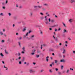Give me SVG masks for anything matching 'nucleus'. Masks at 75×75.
I'll list each match as a JSON object with an SVG mask.
<instances>
[{"mask_svg":"<svg viewBox=\"0 0 75 75\" xmlns=\"http://www.w3.org/2000/svg\"><path fill=\"white\" fill-rule=\"evenodd\" d=\"M59 46H61V45H62V43H59Z\"/></svg>","mask_w":75,"mask_h":75,"instance_id":"42","label":"nucleus"},{"mask_svg":"<svg viewBox=\"0 0 75 75\" xmlns=\"http://www.w3.org/2000/svg\"><path fill=\"white\" fill-rule=\"evenodd\" d=\"M55 69L56 71H58V68H56Z\"/></svg>","mask_w":75,"mask_h":75,"instance_id":"36","label":"nucleus"},{"mask_svg":"<svg viewBox=\"0 0 75 75\" xmlns=\"http://www.w3.org/2000/svg\"><path fill=\"white\" fill-rule=\"evenodd\" d=\"M55 64H57V62H58V60H54Z\"/></svg>","mask_w":75,"mask_h":75,"instance_id":"23","label":"nucleus"},{"mask_svg":"<svg viewBox=\"0 0 75 75\" xmlns=\"http://www.w3.org/2000/svg\"><path fill=\"white\" fill-rule=\"evenodd\" d=\"M34 35H31L30 37V38H34Z\"/></svg>","mask_w":75,"mask_h":75,"instance_id":"11","label":"nucleus"},{"mask_svg":"<svg viewBox=\"0 0 75 75\" xmlns=\"http://www.w3.org/2000/svg\"><path fill=\"white\" fill-rule=\"evenodd\" d=\"M40 19L41 20H43V19H44V17H40Z\"/></svg>","mask_w":75,"mask_h":75,"instance_id":"33","label":"nucleus"},{"mask_svg":"<svg viewBox=\"0 0 75 75\" xmlns=\"http://www.w3.org/2000/svg\"><path fill=\"white\" fill-rule=\"evenodd\" d=\"M70 2L71 3H75V0H71L70 1Z\"/></svg>","mask_w":75,"mask_h":75,"instance_id":"9","label":"nucleus"},{"mask_svg":"<svg viewBox=\"0 0 75 75\" xmlns=\"http://www.w3.org/2000/svg\"><path fill=\"white\" fill-rule=\"evenodd\" d=\"M2 8H3V9H5V7L4 6L2 7Z\"/></svg>","mask_w":75,"mask_h":75,"instance_id":"50","label":"nucleus"},{"mask_svg":"<svg viewBox=\"0 0 75 75\" xmlns=\"http://www.w3.org/2000/svg\"><path fill=\"white\" fill-rule=\"evenodd\" d=\"M4 37H7V35L4 34Z\"/></svg>","mask_w":75,"mask_h":75,"instance_id":"55","label":"nucleus"},{"mask_svg":"<svg viewBox=\"0 0 75 75\" xmlns=\"http://www.w3.org/2000/svg\"><path fill=\"white\" fill-rule=\"evenodd\" d=\"M31 31H29L28 33L29 34H30V33H31Z\"/></svg>","mask_w":75,"mask_h":75,"instance_id":"57","label":"nucleus"},{"mask_svg":"<svg viewBox=\"0 0 75 75\" xmlns=\"http://www.w3.org/2000/svg\"><path fill=\"white\" fill-rule=\"evenodd\" d=\"M0 55H1V57H4V55H3V54L2 53H1Z\"/></svg>","mask_w":75,"mask_h":75,"instance_id":"15","label":"nucleus"},{"mask_svg":"<svg viewBox=\"0 0 75 75\" xmlns=\"http://www.w3.org/2000/svg\"><path fill=\"white\" fill-rule=\"evenodd\" d=\"M44 6H48V5L47 4H44Z\"/></svg>","mask_w":75,"mask_h":75,"instance_id":"34","label":"nucleus"},{"mask_svg":"<svg viewBox=\"0 0 75 75\" xmlns=\"http://www.w3.org/2000/svg\"><path fill=\"white\" fill-rule=\"evenodd\" d=\"M21 59V57H19L18 58V59Z\"/></svg>","mask_w":75,"mask_h":75,"instance_id":"31","label":"nucleus"},{"mask_svg":"<svg viewBox=\"0 0 75 75\" xmlns=\"http://www.w3.org/2000/svg\"><path fill=\"white\" fill-rule=\"evenodd\" d=\"M49 72L51 73H52V69H51L49 70Z\"/></svg>","mask_w":75,"mask_h":75,"instance_id":"20","label":"nucleus"},{"mask_svg":"<svg viewBox=\"0 0 75 75\" xmlns=\"http://www.w3.org/2000/svg\"><path fill=\"white\" fill-rule=\"evenodd\" d=\"M73 53L74 54H75V51H73Z\"/></svg>","mask_w":75,"mask_h":75,"instance_id":"64","label":"nucleus"},{"mask_svg":"<svg viewBox=\"0 0 75 75\" xmlns=\"http://www.w3.org/2000/svg\"><path fill=\"white\" fill-rule=\"evenodd\" d=\"M26 36H27L26 35H24L23 36V38H25L26 37Z\"/></svg>","mask_w":75,"mask_h":75,"instance_id":"35","label":"nucleus"},{"mask_svg":"<svg viewBox=\"0 0 75 75\" xmlns=\"http://www.w3.org/2000/svg\"><path fill=\"white\" fill-rule=\"evenodd\" d=\"M51 22H52V23H54V20H51Z\"/></svg>","mask_w":75,"mask_h":75,"instance_id":"22","label":"nucleus"},{"mask_svg":"<svg viewBox=\"0 0 75 75\" xmlns=\"http://www.w3.org/2000/svg\"><path fill=\"white\" fill-rule=\"evenodd\" d=\"M49 30H52V28H49Z\"/></svg>","mask_w":75,"mask_h":75,"instance_id":"62","label":"nucleus"},{"mask_svg":"<svg viewBox=\"0 0 75 75\" xmlns=\"http://www.w3.org/2000/svg\"><path fill=\"white\" fill-rule=\"evenodd\" d=\"M69 69H68L66 71V73H68V72H69Z\"/></svg>","mask_w":75,"mask_h":75,"instance_id":"25","label":"nucleus"},{"mask_svg":"<svg viewBox=\"0 0 75 75\" xmlns=\"http://www.w3.org/2000/svg\"><path fill=\"white\" fill-rule=\"evenodd\" d=\"M46 61L47 62H48V59H46Z\"/></svg>","mask_w":75,"mask_h":75,"instance_id":"61","label":"nucleus"},{"mask_svg":"<svg viewBox=\"0 0 75 75\" xmlns=\"http://www.w3.org/2000/svg\"><path fill=\"white\" fill-rule=\"evenodd\" d=\"M31 54H32V55H34V53L33 52Z\"/></svg>","mask_w":75,"mask_h":75,"instance_id":"52","label":"nucleus"},{"mask_svg":"<svg viewBox=\"0 0 75 75\" xmlns=\"http://www.w3.org/2000/svg\"><path fill=\"white\" fill-rule=\"evenodd\" d=\"M35 50H33L32 51V52H35Z\"/></svg>","mask_w":75,"mask_h":75,"instance_id":"37","label":"nucleus"},{"mask_svg":"<svg viewBox=\"0 0 75 75\" xmlns=\"http://www.w3.org/2000/svg\"><path fill=\"white\" fill-rule=\"evenodd\" d=\"M8 14L9 16H11V13H8Z\"/></svg>","mask_w":75,"mask_h":75,"instance_id":"48","label":"nucleus"},{"mask_svg":"<svg viewBox=\"0 0 75 75\" xmlns=\"http://www.w3.org/2000/svg\"><path fill=\"white\" fill-rule=\"evenodd\" d=\"M60 62H64L65 60L64 59H62L60 60Z\"/></svg>","mask_w":75,"mask_h":75,"instance_id":"6","label":"nucleus"},{"mask_svg":"<svg viewBox=\"0 0 75 75\" xmlns=\"http://www.w3.org/2000/svg\"><path fill=\"white\" fill-rule=\"evenodd\" d=\"M48 23H49V22L48 21L45 22V24H48Z\"/></svg>","mask_w":75,"mask_h":75,"instance_id":"26","label":"nucleus"},{"mask_svg":"<svg viewBox=\"0 0 75 75\" xmlns=\"http://www.w3.org/2000/svg\"><path fill=\"white\" fill-rule=\"evenodd\" d=\"M21 39H22V37H20V38H19V40H21Z\"/></svg>","mask_w":75,"mask_h":75,"instance_id":"56","label":"nucleus"},{"mask_svg":"<svg viewBox=\"0 0 75 75\" xmlns=\"http://www.w3.org/2000/svg\"><path fill=\"white\" fill-rule=\"evenodd\" d=\"M36 57L37 58H38L39 57V55H36Z\"/></svg>","mask_w":75,"mask_h":75,"instance_id":"45","label":"nucleus"},{"mask_svg":"<svg viewBox=\"0 0 75 75\" xmlns=\"http://www.w3.org/2000/svg\"><path fill=\"white\" fill-rule=\"evenodd\" d=\"M67 31L66 29H64L63 30V33H67Z\"/></svg>","mask_w":75,"mask_h":75,"instance_id":"5","label":"nucleus"},{"mask_svg":"<svg viewBox=\"0 0 75 75\" xmlns=\"http://www.w3.org/2000/svg\"><path fill=\"white\" fill-rule=\"evenodd\" d=\"M62 24H63V25L65 27H66V25H65V23L64 22H62Z\"/></svg>","mask_w":75,"mask_h":75,"instance_id":"13","label":"nucleus"},{"mask_svg":"<svg viewBox=\"0 0 75 75\" xmlns=\"http://www.w3.org/2000/svg\"><path fill=\"white\" fill-rule=\"evenodd\" d=\"M18 56H20L21 55V53H18Z\"/></svg>","mask_w":75,"mask_h":75,"instance_id":"18","label":"nucleus"},{"mask_svg":"<svg viewBox=\"0 0 75 75\" xmlns=\"http://www.w3.org/2000/svg\"><path fill=\"white\" fill-rule=\"evenodd\" d=\"M34 8H37L38 7V6H34Z\"/></svg>","mask_w":75,"mask_h":75,"instance_id":"43","label":"nucleus"},{"mask_svg":"<svg viewBox=\"0 0 75 75\" xmlns=\"http://www.w3.org/2000/svg\"><path fill=\"white\" fill-rule=\"evenodd\" d=\"M65 50L64 49H63V54H65Z\"/></svg>","mask_w":75,"mask_h":75,"instance_id":"16","label":"nucleus"},{"mask_svg":"<svg viewBox=\"0 0 75 75\" xmlns=\"http://www.w3.org/2000/svg\"><path fill=\"white\" fill-rule=\"evenodd\" d=\"M52 65H54V62H52Z\"/></svg>","mask_w":75,"mask_h":75,"instance_id":"59","label":"nucleus"},{"mask_svg":"<svg viewBox=\"0 0 75 75\" xmlns=\"http://www.w3.org/2000/svg\"><path fill=\"white\" fill-rule=\"evenodd\" d=\"M43 46V47H46L47 46V45L45 44H44L42 45H41V46Z\"/></svg>","mask_w":75,"mask_h":75,"instance_id":"10","label":"nucleus"},{"mask_svg":"<svg viewBox=\"0 0 75 75\" xmlns=\"http://www.w3.org/2000/svg\"><path fill=\"white\" fill-rule=\"evenodd\" d=\"M72 21H73V20H72V19H70L69 20V21L70 23H72Z\"/></svg>","mask_w":75,"mask_h":75,"instance_id":"4","label":"nucleus"},{"mask_svg":"<svg viewBox=\"0 0 75 75\" xmlns=\"http://www.w3.org/2000/svg\"><path fill=\"white\" fill-rule=\"evenodd\" d=\"M7 3H8V1H7V0H6V1L5 3H6V4H7Z\"/></svg>","mask_w":75,"mask_h":75,"instance_id":"41","label":"nucleus"},{"mask_svg":"<svg viewBox=\"0 0 75 75\" xmlns=\"http://www.w3.org/2000/svg\"><path fill=\"white\" fill-rule=\"evenodd\" d=\"M5 52L6 54H8V52H7V51H6V50H5Z\"/></svg>","mask_w":75,"mask_h":75,"instance_id":"27","label":"nucleus"},{"mask_svg":"<svg viewBox=\"0 0 75 75\" xmlns=\"http://www.w3.org/2000/svg\"><path fill=\"white\" fill-rule=\"evenodd\" d=\"M30 16H32V15H33V13H30Z\"/></svg>","mask_w":75,"mask_h":75,"instance_id":"51","label":"nucleus"},{"mask_svg":"<svg viewBox=\"0 0 75 75\" xmlns=\"http://www.w3.org/2000/svg\"><path fill=\"white\" fill-rule=\"evenodd\" d=\"M2 64H5V63H4V61H2Z\"/></svg>","mask_w":75,"mask_h":75,"instance_id":"40","label":"nucleus"},{"mask_svg":"<svg viewBox=\"0 0 75 75\" xmlns=\"http://www.w3.org/2000/svg\"><path fill=\"white\" fill-rule=\"evenodd\" d=\"M19 64H21V62L20 61L19 62Z\"/></svg>","mask_w":75,"mask_h":75,"instance_id":"46","label":"nucleus"},{"mask_svg":"<svg viewBox=\"0 0 75 75\" xmlns=\"http://www.w3.org/2000/svg\"><path fill=\"white\" fill-rule=\"evenodd\" d=\"M40 33L41 34H42V31H40Z\"/></svg>","mask_w":75,"mask_h":75,"instance_id":"54","label":"nucleus"},{"mask_svg":"<svg viewBox=\"0 0 75 75\" xmlns=\"http://www.w3.org/2000/svg\"><path fill=\"white\" fill-rule=\"evenodd\" d=\"M18 45H19L20 47H21V43L20 42H18Z\"/></svg>","mask_w":75,"mask_h":75,"instance_id":"7","label":"nucleus"},{"mask_svg":"<svg viewBox=\"0 0 75 75\" xmlns=\"http://www.w3.org/2000/svg\"><path fill=\"white\" fill-rule=\"evenodd\" d=\"M33 65H35V64H36V63H35L33 62Z\"/></svg>","mask_w":75,"mask_h":75,"instance_id":"58","label":"nucleus"},{"mask_svg":"<svg viewBox=\"0 0 75 75\" xmlns=\"http://www.w3.org/2000/svg\"><path fill=\"white\" fill-rule=\"evenodd\" d=\"M38 8L39 9H40L42 8V6L40 5L38 6Z\"/></svg>","mask_w":75,"mask_h":75,"instance_id":"3","label":"nucleus"},{"mask_svg":"<svg viewBox=\"0 0 75 75\" xmlns=\"http://www.w3.org/2000/svg\"><path fill=\"white\" fill-rule=\"evenodd\" d=\"M19 8H23V6H20L19 7Z\"/></svg>","mask_w":75,"mask_h":75,"instance_id":"30","label":"nucleus"},{"mask_svg":"<svg viewBox=\"0 0 75 75\" xmlns=\"http://www.w3.org/2000/svg\"><path fill=\"white\" fill-rule=\"evenodd\" d=\"M37 52L38 53H40L41 52V51H37Z\"/></svg>","mask_w":75,"mask_h":75,"instance_id":"44","label":"nucleus"},{"mask_svg":"<svg viewBox=\"0 0 75 75\" xmlns=\"http://www.w3.org/2000/svg\"><path fill=\"white\" fill-rule=\"evenodd\" d=\"M0 34L1 35H3V33L2 32H0Z\"/></svg>","mask_w":75,"mask_h":75,"instance_id":"21","label":"nucleus"},{"mask_svg":"<svg viewBox=\"0 0 75 75\" xmlns=\"http://www.w3.org/2000/svg\"><path fill=\"white\" fill-rule=\"evenodd\" d=\"M64 68V66L62 65L61 66V69H63V68Z\"/></svg>","mask_w":75,"mask_h":75,"instance_id":"24","label":"nucleus"},{"mask_svg":"<svg viewBox=\"0 0 75 75\" xmlns=\"http://www.w3.org/2000/svg\"><path fill=\"white\" fill-rule=\"evenodd\" d=\"M52 55H53V56H54L55 55V54H54V53H52Z\"/></svg>","mask_w":75,"mask_h":75,"instance_id":"63","label":"nucleus"},{"mask_svg":"<svg viewBox=\"0 0 75 75\" xmlns=\"http://www.w3.org/2000/svg\"><path fill=\"white\" fill-rule=\"evenodd\" d=\"M70 70H71H71L73 71V69H72V68H70Z\"/></svg>","mask_w":75,"mask_h":75,"instance_id":"47","label":"nucleus"},{"mask_svg":"<svg viewBox=\"0 0 75 75\" xmlns=\"http://www.w3.org/2000/svg\"><path fill=\"white\" fill-rule=\"evenodd\" d=\"M51 19H50V18H49V22H51Z\"/></svg>","mask_w":75,"mask_h":75,"instance_id":"38","label":"nucleus"},{"mask_svg":"<svg viewBox=\"0 0 75 75\" xmlns=\"http://www.w3.org/2000/svg\"><path fill=\"white\" fill-rule=\"evenodd\" d=\"M28 32H27L26 34L25 35L26 36H28Z\"/></svg>","mask_w":75,"mask_h":75,"instance_id":"32","label":"nucleus"},{"mask_svg":"<svg viewBox=\"0 0 75 75\" xmlns=\"http://www.w3.org/2000/svg\"><path fill=\"white\" fill-rule=\"evenodd\" d=\"M29 72L30 73H33V72H35V71H33V70L32 69H30L29 70Z\"/></svg>","mask_w":75,"mask_h":75,"instance_id":"2","label":"nucleus"},{"mask_svg":"<svg viewBox=\"0 0 75 75\" xmlns=\"http://www.w3.org/2000/svg\"><path fill=\"white\" fill-rule=\"evenodd\" d=\"M1 42H2V43L4 42V40H2V41H1Z\"/></svg>","mask_w":75,"mask_h":75,"instance_id":"29","label":"nucleus"},{"mask_svg":"<svg viewBox=\"0 0 75 75\" xmlns=\"http://www.w3.org/2000/svg\"><path fill=\"white\" fill-rule=\"evenodd\" d=\"M40 14H41V15H42V16H43V13H40Z\"/></svg>","mask_w":75,"mask_h":75,"instance_id":"49","label":"nucleus"},{"mask_svg":"<svg viewBox=\"0 0 75 75\" xmlns=\"http://www.w3.org/2000/svg\"><path fill=\"white\" fill-rule=\"evenodd\" d=\"M59 75H61V73L60 72H59L58 73Z\"/></svg>","mask_w":75,"mask_h":75,"instance_id":"39","label":"nucleus"},{"mask_svg":"<svg viewBox=\"0 0 75 75\" xmlns=\"http://www.w3.org/2000/svg\"><path fill=\"white\" fill-rule=\"evenodd\" d=\"M3 14L2 13H1L0 14V16H2V15H3Z\"/></svg>","mask_w":75,"mask_h":75,"instance_id":"60","label":"nucleus"},{"mask_svg":"<svg viewBox=\"0 0 75 75\" xmlns=\"http://www.w3.org/2000/svg\"><path fill=\"white\" fill-rule=\"evenodd\" d=\"M4 68H6V70H7L8 69V68H7V67H5V65L4 66Z\"/></svg>","mask_w":75,"mask_h":75,"instance_id":"17","label":"nucleus"},{"mask_svg":"<svg viewBox=\"0 0 75 75\" xmlns=\"http://www.w3.org/2000/svg\"><path fill=\"white\" fill-rule=\"evenodd\" d=\"M55 48L56 49H58L59 48V45H56Z\"/></svg>","mask_w":75,"mask_h":75,"instance_id":"8","label":"nucleus"},{"mask_svg":"<svg viewBox=\"0 0 75 75\" xmlns=\"http://www.w3.org/2000/svg\"><path fill=\"white\" fill-rule=\"evenodd\" d=\"M26 30V29L25 28L22 30V31H23V32H24V31H25Z\"/></svg>","mask_w":75,"mask_h":75,"instance_id":"14","label":"nucleus"},{"mask_svg":"<svg viewBox=\"0 0 75 75\" xmlns=\"http://www.w3.org/2000/svg\"><path fill=\"white\" fill-rule=\"evenodd\" d=\"M60 30H61V28H59L58 30V31H60Z\"/></svg>","mask_w":75,"mask_h":75,"instance_id":"53","label":"nucleus"},{"mask_svg":"<svg viewBox=\"0 0 75 75\" xmlns=\"http://www.w3.org/2000/svg\"><path fill=\"white\" fill-rule=\"evenodd\" d=\"M53 37L54 39H55V41H57H57H58V38H55V37L54 35L53 36Z\"/></svg>","mask_w":75,"mask_h":75,"instance_id":"1","label":"nucleus"},{"mask_svg":"<svg viewBox=\"0 0 75 75\" xmlns=\"http://www.w3.org/2000/svg\"><path fill=\"white\" fill-rule=\"evenodd\" d=\"M7 41L8 42H9L10 41V39L8 38L7 40Z\"/></svg>","mask_w":75,"mask_h":75,"instance_id":"12","label":"nucleus"},{"mask_svg":"<svg viewBox=\"0 0 75 75\" xmlns=\"http://www.w3.org/2000/svg\"><path fill=\"white\" fill-rule=\"evenodd\" d=\"M21 53L22 54H25V52H24V51H22L21 52Z\"/></svg>","mask_w":75,"mask_h":75,"instance_id":"28","label":"nucleus"},{"mask_svg":"<svg viewBox=\"0 0 75 75\" xmlns=\"http://www.w3.org/2000/svg\"><path fill=\"white\" fill-rule=\"evenodd\" d=\"M22 50L23 51H25V47H23L22 48Z\"/></svg>","mask_w":75,"mask_h":75,"instance_id":"19","label":"nucleus"}]
</instances>
